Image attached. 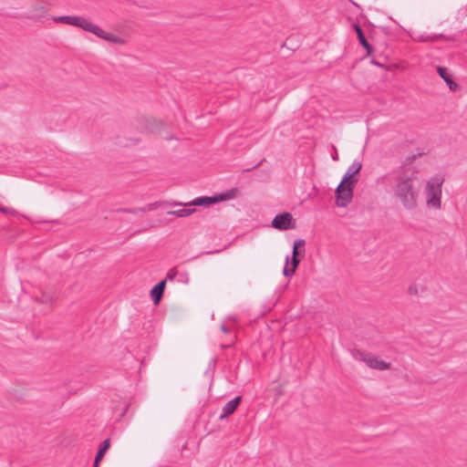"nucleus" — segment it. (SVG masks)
I'll return each mask as SVG.
<instances>
[{
	"label": "nucleus",
	"instance_id": "nucleus-22",
	"mask_svg": "<svg viewBox=\"0 0 467 467\" xmlns=\"http://www.w3.org/2000/svg\"><path fill=\"white\" fill-rule=\"evenodd\" d=\"M0 212L5 214L14 213V211L11 208L5 206H0Z\"/></svg>",
	"mask_w": 467,
	"mask_h": 467
},
{
	"label": "nucleus",
	"instance_id": "nucleus-21",
	"mask_svg": "<svg viewBox=\"0 0 467 467\" xmlns=\"http://www.w3.org/2000/svg\"><path fill=\"white\" fill-rule=\"evenodd\" d=\"M161 126V123H157L156 121H152L150 123V126L149 127V130L150 132H157L160 130V127Z\"/></svg>",
	"mask_w": 467,
	"mask_h": 467
},
{
	"label": "nucleus",
	"instance_id": "nucleus-15",
	"mask_svg": "<svg viewBox=\"0 0 467 467\" xmlns=\"http://www.w3.org/2000/svg\"><path fill=\"white\" fill-rule=\"evenodd\" d=\"M440 37H443V35H427L424 33L419 35L414 40L419 42H435Z\"/></svg>",
	"mask_w": 467,
	"mask_h": 467
},
{
	"label": "nucleus",
	"instance_id": "nucleus-4",
	"mask_svg": "<svg viewBox=\"0 0 467 467\" xmlns=\"http://www.w3.org/2000/svg\"><path fill=\"white\" fill-rule=\"evenodd\" d=\"M233 197V191H228L226 192L215 194L214 196L211 197H198L195 198L193 201L186 203L177 202H168V206H193V205H203V206H209L213 203H216L218 202L225 201L228 199H231Z\"/></svg>",
	"mask_w": 467,
	"mask_h": 467
},
{
	"label": "nucleus",
	"instance_id": "nucleus-31",
	"mask_svg": "<svg viewBox=\"0 0 467 467\" xmlns=\"http://www.w3.org/2000/svg\"><path fill=\"white\" fill-rule=\"evenodd\" d=\"M337 156L334 155L333 160H337Z\"/></svg>",
	"mask_w": 467,
	"mask_h": 467
},
{
	"label": "nucleus",
	"instance_id": "nucleus-7",
	"mask_svg": "<svg viewBox=\"0 0 467 467\" xmlns=\"http://www.w3.org/2000/svg\"><path fill=\"white\" fill-rule=\"evenodd\" d=\"M87 32H90V33L94 34L95 36H97L98 37L102 38V39H104L108 42L113 43V44L122 45L125 42V40L122 37L115 36L111 33L106 32L102 28H100L99 26H97L91 22L89 23V26L87 28Z\"/></svg>",
	"mask_w": 467,
	"mask_h": 467
},
{
	"label": "nucleus",
	"instance_id": "nucleus-13",
	"mask_svg": "<svg viewBox=\"0 0 467 467\" xmlns=\"http://www.w3.org/2000/svg\"><path fill=\"white\" fill-rule=\"evenodd\" d=\"M356 31L358 41L361 44V46L368 51V54H371L373 51V47H371V45L368 44L362 29L358 26H356Z\"/></svg>",
	"mask_w": 467,
	"mask_h": 467
},
{
	"label": "nucleus",
	"instance_id": "nucleus-30",
	"mask_svg": "<svg viewBox=\"0 0 467 467\" xmlns=\"http://www.w3.org/2000/svg\"><path fill=\"white\" fill-rule=\"evenodd\" d=\"M231 346H232V344H229V345L223 346V348H230Z\"/></svg>",
	"mask_w": 467,
	"mask_h": 467
},
{
	"label": "nucleus",
	"instance_id": "nucleus-10",
	"mask_svg": "<svg viewBox=\"0 0 467 467\" xmlns=\"http://www.w3.org/2000/svg\"><path fill=\"white\" fill-rule=\"evenodd\" d=\"M362 168V163L358 160H355L351 165L348 168L346 173L342 178L343 182H348L349 184H355L358 182V178L356 175L360 171Z\"/></svg>",
	"mask_w": 467,
	"mask_h": 467
},
{
	"label": "nucleus",
	"instance_id": "nucleus-27",
	"mask_svg": "<svg viewBox=\"0 0 467 467\" xmlns=\"http://www.w3.org/2000/svg\"><path fill=\"white\" fill-rule=\"evenodd\" d=\"M371 63L374 65L381 66L379 63H378L376 60L372 59Z\"/></svg>",
	"mask_w": 467,
	"mask_h": 467
},
{
	"label": "nucleus",
	"instance_id": "nucleus-20",
	"mask_svg": "<svg viewBox=\"0 0 467 467\" xmlns=\"http://www.w3.org/2000/svg\"><path fill=\"white\" fill-rule=\"evenodd\" d=\"M422 290L423 288L421 286H419L418 285L414 284L410 285L408 292L410 295H418Z\"/></svg>",
	"mask_w": 467,
	"mask_h": 467
},
{
	"label": "nucleus",
	"instance_id": "nucleus-28",
	"mask_svg": "<svg viewBox=\"0 0 467 467\" xmlns=\"http://www.w3.org/2000/svg\"><path fill=\"white\" fill-rule=\"evenodd\" d=\"M415 159V155H411L410 157H408L407 161H412Z\"/></svg>",
	"mask_w": 467,
	"mask_h": 467
},
{
	"label": "nucleus",
	"instance_id": "nucleus-29",
	"mask_svg": "<svg viewBox=\"0 0 467 467\" xmlns=\"http://www.w3.org/2000/svg\"><path fill=\"white\" fill-rule=\"evenodd\" d=\"M261 163H262V161L258 162V163H257V164H255L252 169H254V168L258 167Z\"/></svg>",
	"mask_w": 467,
	"mask_h": 467
},
{
	"label": "nucleus",
	"instance_id": "nucleus-18",
	"mask_svg": "<svg viewBox=\"0 0 467 467\" xmlns=\"http://www.w3.org/2000/svg\"><path fill=\"white\" fill-rule=\"evenodd\" d=\"M177 281L182 284H188L190 281L189 274L187 272H178Z\"/></svg>",
	"mask_w": 467,
	"mask_h": 467
},
{
	"label": "nucleus",
	"instance_id": "nucleus-6",
	"mask_svg": "<svg viewBox=\"0 0 467 467\" xmlns=\"http://www.w3.org/2000/svg\"><path fill=\"white\" fill-rule=\"evenodd\" d=\"M305 245V240L303 239H297L295 241L293 245V252H292V268H288V262H289V256L287 255L285 258V265L283 269V275L285 276H291L295 274L298 265H299V259L297 258L298 255V247Z\"/></svg>",
	"mask_w": 467,
	"mask_h": 467
},
{
	"label": "nucleus",
	"instance_id": "nucleus-1",
	"mask_svg": "<svg viewBox=\"0 0 467 467\" xmlns=\"http://www.w3.org/2000/svg\"><path fill=\"white\" fill-rule=\"evenodd\" d=\"M417 173V171L411 169H404L395 173L393 197L406 211H413L418 207L420 185Z\"/></svg>",
	"mask_w": 467,
	"mask_h": 467
},
{
	"label": "nucleus",
	"instance_id": "nucleus-17",
	"mask_svg": "<svg viewBox=\"0 0 467 467\" xmlns=\"http://www.w3.org/2000/svg\"><path fill=\"white\" fill-rule=\"evenodd\" d=\"M162 296H163V292L161 290H160L159 287L154 285L151 288L150 296H151V299H152V302L154 303V305H158L161 302Z\"/></svg>",
	"mask_w": 467,
	"mask_h": 467
},
{
	"label": "nucleus",
	"instance_id": "nucleus-2",
	"mask_svg": "<svg viewBox=\"0 0 467 467\" xmlns=\"http://www.w3.org/2000/svg\"><path fill=\"white\" fill-rule=\"evenodd\" d=\"M444 182L442 174H435L430 178L425 187V201L429 209L440 210L441 208V187Z\"/></svg>",
	"mask_w": 467,
	"mask_h": 467
},
{
	"label": "nucleus",
	"instance_id": "nucleus-9",
	"mask_svg": "<svg viewBox=\"0 0 467 467\" xmlns=\"http://www.w3.org/2000/svg\"><path fill=\"white\" fill-rule=\"evenodd\" d=\"M272 227L277 230H288L294 227L293 216L290 213L285 212L275 215L272 220Z\"/></svg>",
	"mask_w": 467,
	"mask_h": 467
},
{
	"label": "nucleus",
	"instance_id": "nucleus-16",
	"mask_svg": "<svg viewBox=\"0 0 467 467\" xmlns=\"http://www.w3.org/2000/svg\"><path fill=\"white\" fill-rule=\"evenodd\" d=\"M109 448V440L106 439L105 441H103L100 443L99 448V450L97 451V454H96L97 462H100L102 460V458L104 457L105 452L107 451V450Z\"/></svg>",
	"mask_w": 467,
	"mask_h": 467
},
{
	"label": "nucleus",
	"instance_id": "nucleus-3",
	"mask_svg": "<svg viewBox=\"0 0 467 467\" xmlns=\"http://www.w3.org/2000/svg\"><path fill=\"white\" fill-rule=\"evenodd\" d=\"M352 356L356 360L364 362L368 368L377 370H386L390 368L391 364L384 361L379 357L368 352L353 350Z\"/></svg>",
	"mask_w": 467,
	"mask_h": 467
},
{
	"label": "nucleus",
	"instance_id": "nucleus-5",
	"mask_svg": "<svg viewBox=\"0 0 467 467\" xmlns=\"http://www.w3.org/2000/svg\"><path fill=\"white\" fill-rule=\"evenodd\" d=\"M355 184L339 182L336 189V204L338 207H347L352 201Z\"/></svg>",
	"mask_w": 467,
	"mask_h": 467
},
{
	"label": "nucleus",
	"instance_id": "nucleus-23",
	"mask_svg": "<svg viewBox=\"0 0 467 467\" xmlns=\"http://www.w3.org/2000/svg\"><path fill=\"white\" fill-rule=\"evenodd\" d=\"M166 279H163L160 281L155 286L159 287L160 290H161L164 293L165 285H166Z\"/></svg>",
	"mask_w": 467,
	"mask_h": 467
},
{
	"label": "nucleus",
	"instance_id": "nucleus-14",
	"mask_svg": "<svg viewBox=\"0 0 467 467\" xmlns=\"http://www.w3.org/2000/svg\"><path fill=\"white\" fill-rule=\"evenodd\" d=\"M196 210L194 208H182L174 211H169L167 214L173 215L177 217H187L192 214Z\"/></svg>",
	"mask_w": 467,
	"mask_h": 467
},
{
	"label": "nucleus",
	"instance_id": "nucleus-24",
	"mask_svg": "<svg viewBox=\"0 0 467 467\" xmlns=\"http://www.w3.org/2000/svg\"><path fill=\"white\" fill-rule=\"evenodd\" d=\"M155 205H156L155 203H154V204H150V205H148L147 207H145V208L141 209V211H142V212L151 211V210H153V209H154Z\"/></svg>",
	"mask_w": 467,
	"mask_h": 467
},
{
	"label": "nucleus",
	"instance_id": "nucleus-25",
	"mask_svg": "<svg viewBox=\"0 0 467 467\" xmlns=\"http://www.w3.org/2000/svg\"><path fill=\"white\" fill-rule=\"evenodd\" d=\"M221 329H222V331H223V332H224V333H229V332H230V328H229V327H226L225 325H223V324L221 326Z\"/></svg>",
	"mask_w": 467,
	"mask_h": 467
},
{
	"label": "nucleus",
	"instance_id": "nucleus-12",
	"mask_svg": "<svg viewBox=\"0 0 467 467\" xmlns=\"http://www.w3.org/2000/svg\"><path fill=\"white\" fill-rule=\"evenodd\" d=\"M437 72L440 77L446 82L451 90H455L457 88L458 85L452 80L446 67H438Z\"/></svg>",
	"mask_w": 467,
	"mask_h": 467
},
{
	"label": "nucleus",
	"instance_id": "nucleus-19",
	"mask_svg": "<svg viewBox=\"0 0 467 467\" xmlns=\"http://www.w3.org/2000/svg\"><path fill=\"white\" fill-rule=\"evenodd\" d=\"M177 275H178V271L177 269L174 267V268H171L168 271L167 275H166V281L169 280V281H173L175 279H177Z\"/></svg>",
	"mask_w": 467,
	"mask_h": 467
},
{
	"label": "nucleus",
	"instance_id": "nucleus-26",
	"mask_svg": "<svg viewBox=\"0 0 467 467\" xmlns=\"http://www.w3.org/2000/svg\"><path fill=\"white\" fill-rule=\"evenodd\" d=\"M99 462H97V458L95 457L93 467H99Z\"/></svg>",
	"mask_w": 467,
	"mask_h": 467
},
{
	"label": "nucleus",
	"instance_id": "nucleus-11",
	"mask_svg": "<svg viewBox=\"0 0 467 467\" xmlns=\"http://www.w3.org/2000/svg\"><path fill=\"white\" fill-rule=\"evenodd\" d=\"M241 397L237 396L234 398L233 400H229L223 407V413L220 415V419H224L232 415L235 410L237 409L238 405L240 404Z\"/></svg>",
	"mask_w": 467,
	"mask_h": 467
},
{
	"label": "nucleus",
	"instance_id": "nucleus-32",
	"mask_svg": "<svg viewBox=\"0 0 467 467\" xmlns=\"http://www.w3.org/2000/svg\"><path fill=\"white\" fill-rule=\"evenodd\" d=\"M337 156L334 155L333 160H337Z\"/></svg>",
	"mask_w": 467,
	"mask_h": 467
},
{
	"label": "nucleus",
	"instance_id": "nucleus-8",
	"mask_svg": "<svg viewBox=\"0 0 467 467\" xmlns=\"http://www.w3.org/2000/svg\"><path fill=\"white\" fill-rule=\"evenodd\" d=\"M53 21L57 23H64L67 25L80 27L85 31H87V28L88 27L90 23L88 19L79 16H55L53 17Z\"/></svg>",
	"mask_w": 467,
	"mask_h": 467
}]
</instances>
